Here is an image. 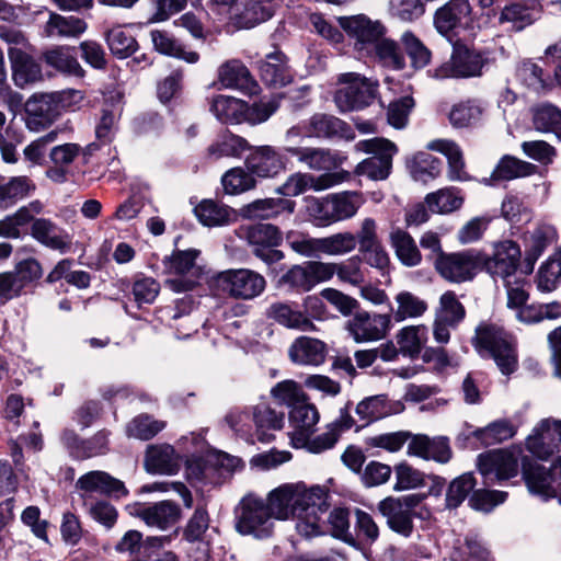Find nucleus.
Masks as SVG:
<instances>
[{"instance_id": "22", "label": "nucleus", "mask_w": 561, "mask_h": 561, "mask_svg": "<svg viewBox=\"0 0 561 561\" xmlns=\"http://www.w3.org/2000/svg\"><path fill=\"white\" fill-rule=\"evenodd\" d=\"M257 66L261 80L270 88H283L293 81L289 58L278 47L257 61Z\"/></svg>"}, {"instance_id": "60", "label": "nucleus", "mask_w": 561, "mask_h": 561, "mask_svg": "<svg viewBox=\"0 0 561 561\" xmlns=\"http://www.w3.org/2000/svg\"><path fill=\"white\" fill-rule=\"evenodd\" d=\"M88 25L83 19L77 16H62L51 13L47 22V30L50 34L57 33L60 36L77 37L87 30Z\"/></svg>"}, {"instance_id": "52", "label": "nucleus", "mask_w": 561, "mask_h": 561, "mask_svg": "<svg viewBox=\"0 0 561 561\" xmlns=\"http://www.w3.org/2000/svg\"><path fill=\"white\" fill-rule=\"evenodd\" d=\"M316 254L318 252L339 255L356 248V237L352 232H340L325 238H316Z\"/></svg>"}, {"instance_id": "24", "label": "nucleus", "mask_w": 561, "mask_h": 561, "mask_svg": "<svg viewBox=\"0 0 561 561\" xmlns=\"http://www.w3.org/2000/svg\"><path fill=\"white\" fill-rule=\"evenodd\" d=\"M8 57L11 64L12 79L19 88H24L43 80L41 64L21 48L9 47Z\"/></svg>"}, {"instance_id": "39", "label": "nucleus", "mask_w": 561, "mask_h": 561, "mask_svg": "<svg viewBox=\"0 0 561 561\" xmlns=\"http://www.w3.org/2000/svg\"><path fill=\"white\" fill-rule=\"evenodd\" d=\"M310 131L316 137L332 138L334 136L352 138L353 133L351 126L343 119L324 114L316 113L309 119Z\"/></svg>"}, {"instance_id": "7", "label": "nucleus", "mask_w": 561, "mask_h": 561, "mask_svg": "<svg viewBox=\"0 0 561 561\" xmlns=\"http://www.w3.org/2000/svg\"><path fill=\"white\" fill-rule=\"evenodd\" d=\"M271 514L265 502L252 494L241 499L234 508V528L242 536L253 535L257 539H265L273 534Z\"/></svg>"}, {"instance_id": "43", "label": "nucleus", "mask_w": 561, "mask_h": 561, "mask_svg": "<svg viewBox=\"0 0 561 561\" xmlns=\"http://www.w3.org/2000/svg\"><path fill=\"white\" fill-rule=\"evenodd\" d=\"M104 38L112 55L118 59H126L139 49L137 39L119 25L107 30Z\"/></svg>"}, {"instance_id": "38", "label": "nucleus", "mask_w": 561, "mask_h": 561, "mask_svg": "<svg viewBox=\"0 0 561 561\" xmlns=\"http://www.w3.org/2000/svg\"><path fill=\"white\" fill-rule=\"evenodd\" d=\"M478 484L474 472L468 471L454 478L447 485L445 508L455 511L472 494Z\"/></svg>"}, {"instance_id": "48", "label": "nucleus", "mask_w": 561, "mask_h": 561, "mask_svg": "<svg viewBox=\"0 0 561 561\" xmlns=\"http://www.w3.org/2000/svg\"><path fill=\"white\" fill-rule=\"evenodd\" d=\"M34 190L35 184L27 176H13L8 182L0 183V207L15 205Z\"/></svg>"}, {"instance_id": "30", "label": "nucleus", "mask_w": 561, "mask_h": 561, "mask_svg": "<svg viewBox=\"0 0 561 561\" xmlns=\"http://www.w3.org/2000/svg\"><path fill=\"white\" fill-rule=\"evenodd\" d=\"M219 80L226 88H233L252 94L259 88L247 66L237 59L229 60L220 66Z\"/></svg>"}, {"instance_id": "5", "label": "nucleus", "mask_w": 561, "mask_h": 561, "mask_svg": "<svg viewBox=\"0 0 561 561\" xmlns=\"http://www.w3.org/2000/svg\"><path fill=\"white\" fill-rule=\"evenodd\" d=\"M488 61L484 51L477 50L458 38L453 43L449 61L435 68L433 77L436 79L479 77Z\"/></svg>"}, {"instance_id": "12", "label": "nucleus", "mask_w": 561, "mask_h": 561, "mask_svg": "<svg viewBox=\"0 0 561 561\" xmlns=\"http://www.w3.org/2000/svg\"><path fill=\"white\" fill-rule=\"evenodd\" d=\"M248 242L253 247L252 254L260 259L266 267L285 259V253L276 249L283 243L280 229L272 224L257 222L247 229Z\"/></svg>"}, {"instance_id": "49", "label": "nucleus", "mask_w": 561, "mask_h": 561, "mask_svg": "<svg viewBox=\"0 0 561 561\" xmlns=\"http://www.w3.org/2000/svg\"><path fill=\"white\" fill-rule=\"evenodd\" d=\"M533 124L536 130L552 133L561 141V110L551 104L543 103L534 110Z\"/></svg>"}, {"instance_id": "36", "label": "nucleus", "mask_w": 561, "mask_h": 561, "mask_svg": "<svg viewBox=\"0 0 561 561\" xmlns=\"http://www.w3.org/2000/svg\"><path fill=\"white\" fill-rule=\"evenodd\" d=\"M76 47L57 46L42 53L39 59L57 71L82 77L81 68L76 56Z\"/></svg>"}, {"instance_id": "62", "label": "nucleus", "mask_w": 561, "mask_h": 561, "mask_svg": "<svg viewBox=\"0 0 561 561\" xmlns=\"http://www.w3.org/2000/svg\"><path fill=\"white\" fill-rule=\"evenodd\" d=\"M329 523L332 537L358 548L359 542L350 534V511L346 507H335L330 512Z\"/></svg>"}, {"instance_id": "16", "label": "nucleus", "mask_w": 561, "mask_h": 561, "mask_svg": "<svg viewBox=\"0 0 561 561\" xmlns=\"http://www.w3.org/2000/svg\"><path fill=\"white\" fill-rule=\"evenodd\" d=\"M341 27L355 39L358 50L375 48L379 41L385 38L387 28L380 21H373L365 14L344 16L340 19Z\"/></svg>"}, {"instance_id": "17", "label": "nucleus", "mask_w": 561, "mask_h": 561, "mask_svg": "<svg viewBox=\"0 0 561 561\" xmlns=\"http://www.w3.org/2000/svg\"><path fill=\"white\" fill-rule=\"evenodd\" d=\"M391 328L390 314L356 311L346 324V330L356 343L379 341L386 336Z\"/></svg>"}, {"instance_id": "40", "label": "nucleus", "mask_w": 561, "mask_h": 561, "mask_svg": "<svg viewBox=\"0 0 561 561\" xmlns=\"http://www.w3.org/2000/svg\"><path fill=\"white\" fill-rule=\"evenodd\" d=\"M174 448L171 445L149 446L145 457V469L148 473L174 474L178 465L173 459Z\"/></svg>"}, {"instance_id": "4", "label": "nucleus", "mask_w": 561, "mask_h": 561, "mask_svg": "<svg viewBox=\"0 0 561 561\" xmlns=\"http://www.w3.org/2000/svg\"><path fill=\"white\" fill-rule=\"evenodd\" d=\"M520 448L517 451L510 448L490 449L478 455L476 468L483 479L485 486L500 484L516 478L520 473Z\"/></svg>"}, {"instance_id": "27", "label": "nucleus", "mask_w": 561, "mask_h": 561, "mask_svg": "<svg viewBox=\"0 0 561 561\" xmlns=\"http://www.w3.org/2000/svg\"><path fill=\"white\" fill-rule=\"evenodd\" d=\"M378 511L386 517L387 526L396 534L410 538L414 531L413 518L415 513H410L401 507L399 500L387 496L378 503Z\"/></svg>"}, {"instance_id": "55", "label": "nucleus", "mask_w": 561, "mask_h": 561, "mask_svg": "<svg viewBox=\"0 0 561 561\" xmlns=\"http://www.w3.org/2000/svg\"><path fill=\"white\" fill-rule=\"evenodd\" d=\"M15 278V296H20L24 287L39 280L43 276L41 262L35 257H27L19 261L14 271L11 272Z\"/></svg>"}, {"instance_id": "42", "label": "nucleus", "mask_w": 561, "mask_h": 561, "mask_svg": "<svg viewBox=\"0 0 561 561\" xmlns=\"http://www.w3.org/2000/svg\"><path fill=\"white\" fill-rule=\"evenodd\" d=\"M154 49L161 55L196 64L199 60L197 51H186L167 31L153 30L150 33Z\"/></svg>"}, {"instance_id": "28", "label": "nucleus", "mask_w": 561, "mask_h": 561, "mask_svg": "<svg viewBox=\"0 0 561 561\" xmlns=\"http://www.w3.org/2000/svg\"><path fill=\"white\" fill-rule=\"evenodd\" d=\"M251 149L252 146L245 138L226 129L206 148L205 159L211 162L218 161L222 158L239 159L245 151Z\"/></svg>"}, {"instance_id": "20", "label": "nucleus", "mask_w": 561, "mask_h": 561, "mask_svg": "<svg viewBox=\"0 0 561 561\" xmlns=\"http://www.w3.org/2000/svg\"><path fill=\"white\" fill-rule=\"evenodd\" d=\"M127 510L131 515L140 517L148 526H156L167 529L176 524L182 517L180 505L171 500L160 501L145 506L141 503L128 505Z\"/></svg>"}, {"instance_id": "6", "label": "nucleus", "mask_w": 561, "mask_h": 561, "mask_svg": "<svg viewBox=\"0 0 561 561\" xmlns=\"http://www.w3.org/2000/svg\"><path fill=\"white\" fill-rule=\"evenodd\" d=\"M482 251L467 249L460 252H442L435 259L436 272L450 283H465L472 280L480 272L482 265Z\"/></svg>"}, {"instance_id": "61", "label": "nucleus", "mask_w": 561, "mask_h": 561, "mask_svg": "<svg viewBox=\"0 0 561 561\" xmlns=\"http://www.w3.org/2000/svg\"><path fill=\"white\" fill-rule=\"evenodd\" d=\"M209 522L210 518L206 505H197L183 528V539L190 543L203 541L204 535L209 527Z\"/></svg>"}, {"instance_id": "14", "label": "nucleus", "mask_w": 561, "mask_h": 561, "mask_svg": "<svg viewBox=\"0 0 561 561\" xmlns=\"http://www.w3.org/2000/svg\"><path fill=\"white\" fill-rule=\"evenodd\" d=\"M520 259V247L511 239L495 243L492 255L482 252L484 272L492 277L500 276L504 279L513 276L518 271Z\"/></svg>"}, {"instance_id": "46", "label": "nucleus", "mask_w": 561, "mask_h": 561, "mask_svg": "<svg viewBox=\"0 0 561 561\" xmlns=\"http://www.w3.org/2000/svg\"><path fill=\"white\" fill-rule=\"evenodd\" d=\"M454 561H494V558L478 534H468L463 543L454 548Z\"/></svg>"}, {"instance_id": "53", "label": "nucleus", "mask_w": 561, "mask_h": 561, "mask_svg": "<svg viewBox=\"0 0 561 561\" xmlns=\"http://www.w3.org/2000/svg\"><path fill=\"white\" fill-rule=\"evenodd\" d=\"M375 56L385 66L392 70H403L405 68L404 51L400 45L390 38H383L375 45Z\"/></svg>"}, {"instance_id": "26", "label": "nucleus", "mask_w": 561, "mask_h": 561, "mask_svg": "<svg viewBox=\"0 0 561 561\" xmlns=\"http://www.w3.org/2000/svg\"><path fill=\"white\" fill-rule=\"evenodd\" d=\"M233 458L222 451L209 454L207 456L192 455L185 461V473L188 480L204 482L208 479V474L218 469L232 468Z\"/></svg>"}, {"instance_id": "51", "label": "nucleus", "mask_w": 561, "mask_h": 561, "mask_svg": "<svg viewBox=\"0 0 561 561\" xmlns=\"http://www.w3.org/2000/svg\"><path fill=\"white\" fill-rule=\"evenodd\" d=\"M391 244L403 265L415 266L421 263V252L409 232L401 229L391 232Z\"/></svg>"}, {"instance_id": "57", "label": "nucleus", "mask_w": 561, "mask_h": 561, "mask_svg": "<svg viewBox=\"0 0 561 561\" xmlns=\"http://www.w3.org/2000/svg\"><path fill=\"white\" fill-rule=\"evenodd\" d=\"M199 254L201 251L197 249H175L171 255L165 256L162 261L164 272L168 274L183 276L195 266Z\"/></svg>"}, {"instance_id": "59", "label": "nucleus", "mask_w": 561, "mask_h": 561, "mask_svg": "<svg viewBox=\"0 0 561 561\" xmlns=\"http://www.w3.org/2000/svg\"><path fill=\"white\" fill-rule=\"evenodd\" d=\"M33 216L26 208H19L14 214L0 220V237L5 239H20L27 234V227Z\"/></svg>"}, {"instance_id": "23", "label": "nucleus", "mask_w": 561, "mask_h": 561, "mask_svg": "<svg viewBox=\"0 0 561 561\" xmlns=\"http://www.w3.org/2000/svg\"><path fill=\"white\" fill-rule=\"evenodd\" d=\"M283 152L306 163L313 170H332L339 168L345 160V156L333 152L330 149L312 148L308 146H284Z\"/></svg>"}, {"instance_id": "15", "label": "nucleus", "mask_w": 561, "mask_h": 561, "mask_svg": "<svg viewBox=\"0 0 561 561\" xmlns=\"http://www.w3.org/2000/svg\"><path fill=\"white\" fill-rule=\"evenodd\" d=\"M359 244V253L364 261L378 270L382 276L389 273L390 259L376 232V221L373 218L364 219L360 230L355 234Z\"/></svg>"}, {"instance_id": "44", "label": "nucleus", "mask_w": 561, "mask_h": 561, "mask_svg": "<svg viewBox=\"0 0 561 561\" xmlns=\"http://www.w3.org/2000/svg\"><path fill=\"white\" fill-rule=\"evenodd\" d=\"M407 165L414 180L426 182L440 174L443 161L428 152L419 151L407 160Z\"/></svg>"}, {"instance_id": "35", "label": "nucleus", "mask_w": 561, "mask_h": 561, "mask_svg": "<svg viewBox=\"0 0 561 561\" xmlns=\"http://www.w3.org/2000/svg\"><path fill=\"white\" fill-rule=\"evenodd\" d=\"M211 112L224 124H241L247 121L248 103L233 96L219 94L213 99Z\"/></svg>"}, {"instance_id": "2", "label": "nucleus", "mask_w": 561, "mask_h": 561, "mask_svg": "<svg viewBox=\"0 0 561 561\" xmlns=\"http://www.w3.org/2000/svg\"><path fill=\"white\" fill-rule=\"evenodd\" d=\"M297 496L294 516L297 517L296 529L299 535L311 538L324 534L321 529V514L330 507L329 492L324 486L313 485L307 489L304 482L296 483Z\"/></svg>"}, {"instance_id": "54", "label": "nucleus", "mask_w": 561, "mask_h": 561, "mask_svg": "<svg viewBox=\"0 0 561 561\" xmlns=\"http://www.w3.org/2000/svg\"><path fill=\"white\" fill-rule=\"evenodd\" d=\"M508 493L506 491L491 490L486 488L474 489L469 496L468 506L482 513H491L496 506L506 502Z\"/></svg>"}, {"instance_id": "1", "label": "nucleus", "mask_w": 561, "mask_h": 561, "mask_svg": "<svg viewBox=\"0 0 561 561\" xmlns=\"http://www.w3.org/2000/svg\"><path fill=\"white\" fill-rule=\"evenodd\" d=\"M471 345L480 356L488 354L500 371L510 376L518 368V354L513 336L504 327L481 321L474 329Z\"/></svg>"}, {"instance_id": "29", "label": "nucleus", "mask_w": 561, "mask_h": 561, "mask_svg": "<svg viewBox=\"0 0 561 561\" xmlns=\"http://www.w3.org/2000/svg\"><path fill=\"white\" fill-rule=\"evenodd\" d=\"M296 202L289 198H259L239 209V214L244 219H268L278 216L282 213L293 214Z\"/></svg>"}, {"instance_id": "32", "label": "nucleus", "mask_w": 561, "mask_h": 561, "mask_svg": "<svg viewBox=\"0 0 561 561\" xmlns=\"http://www.w3.org/2000/svg\"><path fill=\"white\" fill-rule=\"evenodd\" d=\"M295 302H273L267 311L266 316L268 319L274 320L280 325H284L288 329H297L301 331H314V323L306 317V314L297 309L293 308Z\"/></svg>"}, {"instance_id": "19", "label": "nucleus", "mask_w": 561, "mask_h": 561, "mask_svg": "<svg viewBox=\"0 0 561 561\" xmlns=\"http://www.w3.org/2000/svg\"><path fill=\"white\" fill-rule=\"evenodd\" d=\"M282 151L268 145L252 147L244 160L245 168L254 178H275L286 169L287 159Z\"/></svg>"}, {"instance_id": "33", "label": "nucleus", "mask_w": 561, "mask_h": 561, "mask_svg": "<svg viewBox=\"0 0 561 561\" xmlns=\"http://www.w3.org/2000/svg\"><path fill=\"white\" fill-rule=\"evenodd\" d=\"M284 413H277L266 403H259L253 408V422L256 427L257 440L267 444L275 439V435L266 430L279 431L284 426Z\"/></svg>"}, {"instance_id": "64", "label": "nucleus", "mask_w": 561, "mask_h": 561, "mask_svg": "<svg viewBox=\"0 0 561 561\" xmlns=\"http://www.w3.org/2000/svg\"><path fill=\"white\" fill-rule=\"evenodd\" d=\"M425 203L433 213L448 214L459 209L463 204V199L446 188L427 194Z\"/></svg>"}, {"instance_id": "11", "label": "nucleus", "mask_w": 561, "mask_h": 561, "mask_svg": "<svg viewBox=\"0 0 561 561\" xmlns=\"http://www.w3.org/2000/svg\"><path fill=\"white\" fill-rule=\"evenodd\" d=\"M434 26L447 37L458 28L470 32L481 30L480 19L473 15L468 0H449L438 8L434 13Z\"/></svg>"}, {"instance_id": "21", "label": "nucleus", "mask_w": 561, "mask_h": 561, "mask_svg": "<svg viewBox=\"0 0 561 561\" xmlns=\"http://www.w3.org/2000/svg\"><path fill=\"white\" fill-rule=\"evenodd\" d=\"M27 234L39 244L60 253H67L71 248L70 236L49 218L33 216Z\"/></svg>"}, {"instance_id": "3", "label": "nucleus", "mask_w": 561, "mask_h": 561, "mask_svg": "<svg viewBox=\"0 0 561 561\" xmlns=\"http://www.w3.org/2000/svg\"><path fill=\"white\" fill-rule=\"evenodd\" d=\"M173 535L147 536L136 529L127 530L114 546L119 554L127 556L129 561H179V557L171 550H165Z\"/></svg>"}, {"instance_id": "25", "label": "nucleus", "mask_w": 561, "mask_h": 561, "mask_svg": "<svg viewBox=\"0 0 561 561\" xmlns=\"http://www.w3.org/2000/svg\"><path fill=\"white\" fill-rule=\"evenodd\" d=\"M160 293V284L153 277L142 276L133 282L128 300L133 304H124L125 312L135 320L145 319L138 312L146 310V305H152Z\"/></svg>"}, {"instance_id": "37", "label": "nucleus", "mask_w": 561, "mask_h": 561, "mask_svg": "<svg viewBox=\"0 0 561 561\" xmlns=\"http://www.w3.org/2000/svg\"><path fill=\"white\" fill-rule=\"evenodd\" d=\"M327 345L324 342L308 336H301L296 340L289 351V356L294 363H306L320 365L325 359Z\"/></svg>"}, {"instance_id": "45", "label": "nucleus", "mask_w": 561, "mask_h": 561, "mask_svg": "<svg viewBox=\"0 0 561 561\" xmlns=\"http://www.w3.org/2000/svg\"><path fill=\"white\" fill-rule=\"evenodd\" d=\"M561 279V247L558 248L539 267L536 284L541 293H551Z\"/></svg>"}, {"instance_id": "41", "label": "nucleus", "mask_w": 561, "mask_h": 561, "mask_svg": "<svg viewBox=\"0 0 561 561\" xmlns=\"http://www.w3.org/2000/svg\"><path fill=\"white\" fill-rule=\"evenodd\" d=\"M537 171L538 167L536 164L505 154L497 162L491 179L494 181H511L534 175Z\"/></svg>"}, {"instance_id": "10", "label": "nucleus", "mask_w": 561, "mask_h": 561, "mask_svg": "<svg viewBox=\"0 0 561 561\" xmlns=\"http://www.w3.org/2000/svg\"><path fill=\"white\" fill-rule=\"evenodd\" d=\"M552 470L534 459L529 455L520 456V480L512 482V485L525 484L527 491L543 502L556 499L558 495V485Z\"/></svg>"}, {"instance_id": "8", "label": "nucleus", "mask_w": 561, "mask_h": 561, "mask_svg": "<svg viewBox=\"0 0 561 561\" xmlns=\"http://www.w3.org/2000/svg\"><path fill=\"white\" fill-rule=\"evenodd\" d=\"M339 81L345 87L335 92L334 102L343 113L360 111L369 106L378 95L379 83L358 73H342Z\"/></svg>"}, {"instance_id": "13", "label": "nucleus", "mask_w": 561, "mask_h": 561, "mask_svg": "<svg viewBox=\"0 0 561 561\" xmlns=\"http://www.w3.org/2000/svg\"><path fill=\"white\" fill-rule=\"evenodd\" d=\"M111 431L102 428L89 438L81 437L75 430L65 428L60 434V442L69 456L75 460H87L110 451Z\"/></svg>"}, {"instance_id": "50", "label": "nucleus", "mask_w": 561, "mask_h": 561, "mask_svg": "<svg viewBox=\"0 0 561 561\" xmlns=\"http://www.w3.org/2000/svg\"><path fill=\"white\" fill-rule=\"evenodd\" d=\"M165 426V421L156 420L153 415L148 413H140L128 423L126 434L128 437L150 440L163 431Z\"/></svg>"}, {"instance_id": "18", "label": "nucleus", "mask_w": 561, "mask_h": 561, "mask_svg": "<svg viewBox=\"0 0 561 561\" xmlns=\"http://www.w3.org/2000/svg\"><path fill=\"white\" fill-rule=\"evenodd\" d=\"M273 286L278 290L302 294L310 291L308 272L305 262L287 266L282 261L272 263L265 270Z\"/></svg>"}, {"instance_id": "34", "label": "nucleus", "mask_w": 561, "mask_h": 561, "mask_svg": "<svg viewBox=\"0 0 561 561\" xmlns=\"http://www.w3.org/2000/svg\"><path fill=\"white\" fill-rule=\"evenodd\" d=\"M297 486L285 483L270 492L265 507L271 514V518L284 520L290 515L294 516V505L297 496Z\"/></svg>"}, {"instance_id": "58", "label": "nucleus", "mask_w": 561, "mask_h": 561, "mask_svg": "<svg viewBox=\"0 0 561 561\" xmlns=\"http://www.w3.org/2000/svg\"><path fill=\"white\" fill-rule=\"evenodd\" d=\"M401 41L404 47V53L411 59V66L414 70H421L431 62L432 51L413 32H404Z\"/></svg>"}, {"instance_id": "63", "label": "nucleus", "mask_w": 561, "mask_h": 561, "mask_svg": "<svg viewBox=\"0 0 561 561\" xmlns=\"http://www.w3.org/2000/svg\"><path fill=\"white\" fill-rule=\"evenodd\" d=\"M392 161L386 157H369L360 161L355 168V174L367 175L370 180L381 181L391 173Z\"/></svg>"}, {"instance_id": "47", "label": "nucleus", "mask_w": 561, "mask_h": 561, "mask_svg": "<svg viewBox=\"0 0 561 561\" xmlns=\"http://www.w3.org/2000/svg\"><path fill=\"white\" fill-rule=\"evenodd\" d=\"M231 208L213 199H203L194 207L198 221L206 227L224 226L230 222Z\"/></svg>"}, {"instance_id": "56", "label": "nucleus", "mask_w": 561, "mask_h": 561, "mask_svg": "<svg viewBox=\"0 0 561 561\" xmlns=\"http://www.w3.org/2000/svg\"><path fill=\"white\" fill-rule=\"evenodd\" d=\"M224 190L229 195H237L256 186L253 174L241 167L231 168L221 178Z\"/></svg>"}, {"instance_id": "31", "label": "nucleus", "mask_w": 561, "mask_h": 561, "mask_svg": "<svg viewBox=\"0 0 561 561\" xmlns=\"http://www.w3.org/2000/svg\"><path fill=\"white\" fill-rule=\"evenodd\" d=\"M25 112L27 114V127L36 131L48 127L57 115V111L51 104V98L45 94H34L26 102Z\"/></svg>"}, {"instance_id": "9", "label": "nucleus", "mask_w": 561, "mask_h": 561, "mask_svg": "<svg viewBox=\"0 0 561 561\" xmlns=\"http://www.w3.org/2000/svg\"><path fill=\"white\" fill-rule=\"evenodd\" d=\"M213 286L233 298L252 299L263 293L266 280L252 270H227L213 278Z\"/></svg>"}]
</instances>
